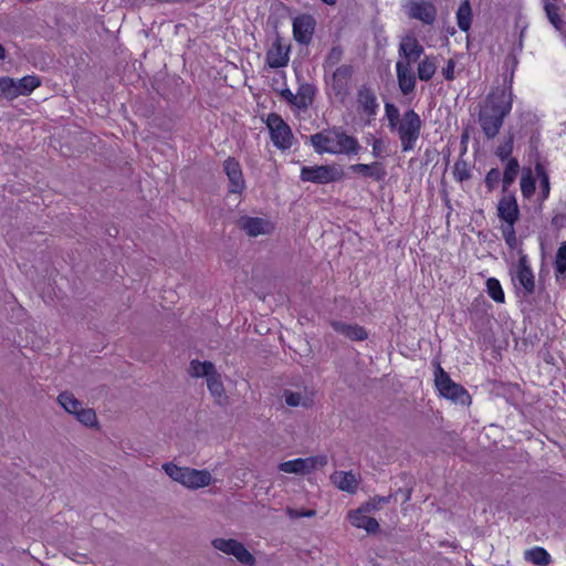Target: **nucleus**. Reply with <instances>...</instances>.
Returning a JSON list of instances; mask_svg holds the SVG:
<instances>
[{
  "label": "nucleus",
  "mask_w": 566,
  "mask_h": 566,
  "mask_svg": "<svg viewBox=\"0 0 566 566\" xmlns=\"http://www.w3.org/2000/svg\"><path fill=\"white\" fill-rule=\"evenodd\" d=\"M512 109V93L496 88L488 94L480 105L479 125L488 139H493Z\"/></svg>",
  "instance_id": "f257e3e1"
},
{
  "label": "nucleus",
  "mask_w": 566,
  "mask_h": 566,
  "mask_svg": "<svg viewBox=\"0 0 566 566\" xmlns=\"http://www.w3.org/2000/svg\"><path fill=\"white\" fill-rule=\"evenodd\" d=\"M311 143L318 154L356 155L360 150L359 142L339 128L323 130L311 136Z\"/></svg>",
  "instance_id": "f03ea898"
},
{
  "label": "nucleus",
  "mask_w": 566,
  "mask_h": 566,
  "mask_svg": "<svg viewBox=\"0 0 566 566\" xmlns=\"http://www.w3.org/2000/svg\"><path fill=\"white\" fill-rule=\"evenodd\" d=\"M354 67L342 64L325 74L326 91L338 102L344 103L350 93Z\"/></svg>",
  "instance_id": "7ed1b4c3"
},
{
  "label": "nucleus",
  "mask_w": 566,
  "mask_h": 566,
  "mask_svg": "<svg viewBox=\"0 0 566 566\" xmlns=\"http://www.w3.org/2000/svg\"><path fill=\"white\" fill-rule=\"evenodd\" d=\"M421 127L422 120L413 109H409L403 114L400 123L395 128L398 133L401 150L403 153L415 149Z\"/></svg>",
  "instance_id": "20e7f679"
},
{
  "label": "nucleus",
  "mask_w": 566,
  "mask_h": 566,
  "mask_svg": "<svg viewBox=\"0 0 566 566\" xmlns=\"http://www.w3.org/2000/svg\"><path fill=\"white\" fill-rule=\"evenodd\" d=\"M434 384L440 395L446 399L462 406L471 403V396L467 389L454 382L448 373L443 370L440 364H437L434 371Z\"/></svg>",
  "instance_id": "39448f33"
},
{
  "label": "nucleus",
  "mask_w": 566,
  "mask_h": 566,
  "mask_svg": "<svg viewBox=\"0 0 566 566\" xmlns=\"http://www.w3.org/2000/svg\"><path fill=\"white\" fill-rule=\"evenodd\" d=\"M61 407L86 427H93L97 423L96 413L91 408H83L82 402L69 391L61 392L57 397Z\"/></svg>",
  "instance_id": "423d86ee"
},
{
  "label": "nucleus",
  "mask_w": 566,
  "mask_h": 566,
  "mask_svg": "<svg viewBox=\"0 0 566 566\" xmlns=\"http://www.w3.org/2000/svg\"><path fill=\"white\" fill-rule=\"evenodd\" d=\"M266 126L270 130L271 140L279 149L285 150L292 147L294 136L290 126L283 118L272 113L266 118Z\"/></svg>",
  "instance_id": "0eeeda50"
},
{
  "label": "nucleus",
  "mask_w": 566,
  "mask_h": 566,
  "mask_svg": "<svg viewBox=\"0 0 566 566\" xmlns=\"http://www.w3.org/2000/svg\"><path fill=\"white\" fill-rule=\"evenodd\" d=\"M327 464V457L315 455L308 458H297L294 460L285 461L279 464V470L284 473H293L305 475L318 468H323Z\"/></svg>",
  "instance_id": "6e6552de"
},
{
  "label": "nucleus",
  "mask_w": 566,
  "mask_h": 566,
  "mask_svg": "<svg viewBox=\"0 0 566 566\" xmlns=\"http://www.w3.org/2000/svg\"><path fill=\"white\" fill-rule=\"evenodd\" d=\"M211 545L223 554L234 556L243 565L253 566L255 564L254 556L237 539L219 537L214 538Z\"/></svg>",
  "instance_id": "1a4fd4ad"
},
{
  "label": "nucleus",
  "mask_w": 566,
  "mask_h": 566,
  "mask_svg": "<svg viewBox=\"0 0 566 566\" xmlns=\"http://www.w3.org/2000/svg\"><path fill=\"white\" fill-rule=\"evenodd\" d=\"M379 104L375 91L368 85H361L357 90V111L370 123L377 115Z\"/></svg>",
  "instance_id": "9d476101"
},
{
  "label": "nucleus",
  "mask_w": 566,
  "mask_h": 566,
  "mask_svg": "<svg viewBox=\"0 0 566 566\" xmlns=\"http://www.w3.org/2000/svg\"><path fill=\"white\" fill-rule=\"evenodd\" d=\"M409 18L421 21L424 24H433L437 18V9L432 2L424 0H411L406 4Z\"/></svg>",
  "instance_id": "9b49d317"
},
{
  "label": "nucleus",
  "mask_w": 566,
  "mask_h": 566,
  "mask_svg": "<svg viewBox=\"0 0 566 566\" xmlns=\"http://www.w3.org/2000/svg\"><path fill=\"white\" fill-rule=\"evenodd\" d=\"M303 181L328 184L338 179V172L331 166H304L301 170Z\"/></svg>",
  "instance_id": "f8f14e48"
},
{
  "label": "nucleus",
  "mask_w": 566,
  "mask_h": 566,
  "mask_svg": "<svg viewBox=\"0 0 566 566\" xmlns=\"http://www.w3.org/2000/svg\"><path fill=\"white\" fill-rule=\"evenodd\" d=\"M223 170L229 179V192L241 193L245 189V181L240 163L229 157L223 163Z\"/></svg>",
  "instance_id": "ddd939ff"
},
{
  "label": "nucleus",
  "mask_w": 566,
  "mask_h": 566,
  "mask_svg": "<svg viewBox=\"0 0 566 566\" xmlns=\"http://www.w3.org/2000/svg\"><path fill=\"white\" fill-rule=\"evenodd\" d=\"M513 280L523 287L525 294H532L535 290L534 274L527 256L522 254L515 266Z\"/></svg>",
  "instance_id": "4468645a"
},
{
  "label": "nucleus",
  "mask_w": 566,
  "mask_h": 566,
  "mask_svg": "<svg viewBox=\"0 0 566 566\" xmlns=\"http://www.w3.org/2000/svg\"><path fill=\"white\" fill-rule=\"evenodd\" d=\"M423 53V46L413 35H406L399 44V60L397 62H408L413 64Z\"/></svg>",
  "instance_id": "2eb2a0df"
},
{
  "label": "nucleus",
  "mask_w": 566,
  "mask_h": 566,
  "mask_svg": "<svg viewBox=\"0 0 566 566\" xmlns=\"http://www.w3.org/2000/svg\"><path fill=\"white\" fill-rule=\"evenodd\" d=\"M315 20L308 14L296 17L293 21V35L295 41L307 44L312 40Z\"/></svg>",
  "instance_id": "dca6fc26"
},
{
  "label": "nucleus",
  "mask_w": 566,
  "mask_h": 566,
  "mask_svg": "<svg viewBox=\"0 0 566 566\" xmlns=\"http://www.w3.org/2000/svg\"><path fill=\"white\" fill-rule=\"evenodd\" d=\"M397 81L400 92L403 95L411 94L416 88V75L412 71V64L408 62H396Z\"/></svg>",
  "instance_id": "f3484780"
},
{
  "label": "nucleus",
  "mask_w": 566,
  "mask_h": 566,
  "mask_svg": "<svg viewBox=\"0 0 566 566\" xmlns=\"http://www.w3.org/2000/svg\"><path fill=\"white\" fill-rule=\"evenodd\" d=\"M239 224L249 237L269 234L274 229L268 219L258 217H243L240 219Z\"/></svg>",
  "instance_id": "a211bd4d"
},
{
  "label": "nucleus",
  "mask_w": 566,
  "mask_h": 566,
  "mask_svg": "<svg viewBox=\"0 0 566 566\" xmlns=\"http://www.w3.org/2000/svg\"><path fill=\"white\" fill-rule=\"evenodd\" d=\"M349 170L363 178H369L374 181H381L387 176L385 166L379 161L371 164H354L349 166Z\"/></svg>",
  "instance_id": "6ab92c4d"
},
{
  "label": "nucleus",
  "mask_w": 566,
  "mask_h": 566,
  "mask_svg": "<svg viewBox=\"0 0 566 566\" xmlns=\"http://www.w3.org/2000/svg\"><path fill=\"white\" fill-rule=\"evenodd\" d=\"M497 216L505 224L515 223L520 217L516 199L512 195L503 196L497 203Z\"/></svg>",
  "instance_id": "aec40b11"
},
{
  "label": "nucleus",
  "mask_w": 566,
  "mask_h": 566,
  "mask_svg": "<svg viewBox=\"0 0 566 566\" xmlns=\"http://www.w3.org/2000/svg\"><path fill=\"white\" fill-rule=\"evenodd\" d=\"M368 513L359 506L356 510H352L347 514V518L350 524L357 528H364L367 533H377L379 531V523L376 518L367 515Z\"/></svg>",
  "instance_id": "412c9836"
},
{
  "label": "nucleus",
  "mask_w": 566,
  "mask_h": 566,
  "mask_svg": "<svg viewBox=\"0 0 566 566\" xmlns=\"http://www.w3.org/2000/svg\"><path fill=\"white\" fill-rule=\"evenodd\" d=\"M289 60V49L284 48L279 38L275 39L266 52V64L271 69H280L286 66Z\"/></svg>",
  "instance_id": "4be33fe9"
},
{
  "label": "nucleus",
  "mask_w": 566,
  "mask_h": 566,
  "mask_svg": "<svg viewBox=\"0 0 566 566\" xmlns=\"http://www.w3.org/2000/svg\"><path fill=\"white\" fill-rule=\"evenodd\" d=\"M333 329L350 340L360 342L367 338L366 329L357 324H348L342 321H332Z\"/></svg>",
  "instance_id": "5701e85b"
},
{
  "label": "nucleus",
  "mask_w": 566,
  "mask_h": 566,
  "mask_svg": "<svg viewBox=\"0 0 566 566\" xmlns=\"http://www.w3.org/2000/svg\"><path fill=\"white\" fill-rule=\"evenodd\" d=\"M282 398L289 407H302L308 408L313 405V394L307 389L302 391H293L290 389H285L282 392Z\"/></svg>",
  "instance_id": "b1692460"
},
{
  "label": "nucleus",
  "mask_w": 566,
  "mask_h": 566,
  "mask_svg": "<svg viewBox=\"0 0 566 566\" xmlns=\"http://www.w3.org/2000/svg\"><path fill=\"white\" fill-rule=\"evenodd\" d=\"M331 480H332L333 484H335L342 491H345L350 494H353L357 491L358 480L352 471L334 472L331 475Z\"/></svg>",
  "instance_id": "393cba45"
},
{
  "label": "nucleus",
  "mask_w": 566,
  "mask_h": 566,
  "mask_svg": "<svg viewBox=\"0 0 566 566\" xmlns=\"http://www.w3.org/2000/svg\"><path fill=\"white\" fill-rule=\"evenodd\" d=\"M214 482L211 473L206 470L192 469L189 474L187 489L198 490L211 485Z\"/></svg>",
  "instance_id": "a878e982"
},
{
  "label": "nucleus",
  "mask_w": 566,
  "mask_h": 566,
  "mask_svg": "<svg viewBox=\"0 0 566 566\" xmlns=\"http://www.w3.org/2000/svg\"><path fill=\"white\" fill-rule=\"evenodd\" d=\"M161 468L172 481L178 482L182 486L187 488L191 468L179 467L172 462L164 463Z\"/></svg>",
  "instance_id": "bb28decb"
},
{
  "label": "nucleus",
  "mask_w": 566,
  "mask_h": 566,
  "mask_svg": "<svg viewBox=\"0 0 566 566\" xmlns=\"http://www.w3.org/2000/svg\"><path fill=\"white\" fill-rule=\"evenodd\" d=\"M208 390L218 403H222L226 399V390L221 380V375L214 370L211 376L206 379Z\"/></svg>",
  "instance_id": "cd10ccee"
},
{
  "label": "nucleus",
  "mask_w": 566,
  "mask_h": 566,
  "mask_svg": "<svg viewBox=\"0 0 566 566\" xmlns=\"http://www.w3.org/2000/svg\"><path fill=\"white\" fill-rule=\"evenodd\" d=\"M41 85V80L35 75H27L22 78H14V90L17 91V98L19 96H28L35 88Z\"/></svg>",
  "instance_id": "c85d7f7f"
},
{
  "label": "nucleus",
  "mask_w": 566,
  "mask_h": 566,
  "mask_svg": "<svg viewBox=\"0 0 566 566\" xmlns=\"http://www.w3.org/2000/svg\"><path fill=\"white\" fill-rule=\"evenodd\" d=\"M217 370L214 364L211 361H200L192 359L189 364L188 373L193 378H208Z\"/></svg>",
  "instance_id": "c756f323"
},
{
  "label": "nucleus",
  "mask_w": 566,
  "mask_h": 566,
  "mask_svg": "<svg viewBox=\"0 0 566 566\" xmlns=\"http://www.w3.org/2000/svg\"><path fill=\"white\" fill-rule=\"evenodd\" d=\"M437 71V59L434 56H424L417 67L418 77L421 81H430Z\"/></svg>",
  "instance_id": "7c9ffc66"
},
{
  "label": "nucleus",
  "mask_w": 566,
  "mask_h": 566,
  "mask_svg": "<svg viewBox=\"0 0 566 566\" xmlns=\"http://www.w3.org/2000/svg\"><path fill=\"white\" fill-rule=\"evenodd\" d=\"M457 22L460 30L467 32L471 28L472 10L469 0H463L457 11Z\"/></svg>",
  "instance_id": "2f4dec72"
},
{
  "label": "nucleus",
  "mask_w": 566,
  "mask_h": 566,
  "mask_svg": "<svg viewBox=\"0 0 566 566\" xmlns=\"http://www.w3.org/2000/svg\"><path fill=\"white\" fill-rule=\"evenodd\" d=\"M315 94L313 85L304 83L300 85L296 93V107L300 109H306L312 103Z\"/></svg>",
  "instance_id": "473e14b6"
},
{
  "label": "nucleus",
  "mask_w": 566,
  "mask_h": 566,
  "mask_svg": "<svg viewBox=\"0 0 566 566\" xmlns=\"http://www.w3.org/2000/svg\"><path fill=\"white\" fill-rule=\"evenodd\" d=\"M344 56V50L340 45H334L325 56L323 69L324 73L328 74L329 71L339 66L342 59Z\"/></svg>",
  "instance_id": "72a5a7b5"
},
{
  "label": "nucleus",
  "mask_w": 566,
  "mask_h": 566,
  "mask_svg": "<svg viewBox=\"0 0 566 566\" xmlns=\"http://www.w3.org/2000/svg\"><path fill=\"white\" fill-rule=\"evenodd\" d=\"M525 559L537 566H546L551 562L549 554L542 547H534L526 551Z\"/></svg>",
  "instance_id": "f704fd0d"
},
{
  "label": "nucleus",
  "mask_w": 566,
  "mask_h": 566,
  "mask_svg": "<svg viewBox=\"0 0 566 566\" xmlns=\"http://www.w3.org/2000/svg\"><path fill=\"white\" fill-rule=\"evenodd\" d=\"M555 275L556 280L565 279L566 276V242L563 243L556 253L555 258Z\"/></svg>",
  "instance_id": "c9c22d12"
},
{
  "label": "nucleus",
  "mask_w": 566,
  "mask_h": 566,
  "mask_svg": "<svg viewBox=\"0 0 566 566\" xmlns=\"http://www.w3.org/2000/svg\"><path fill=\"white\" fill-rule=\"evenodd\" d=\"M0 96L13 101L17 98V91L14 90V78L9 76L0 77Z\"/></svg>",
  "instance_id": "e433bc0d"
},
{
  "label": "nucleus",
  "mask_w": 566,
  "mask_h": 566,
  "mask_svg": "<svg viewBox=\"0 0 566 566\" xmlns=\"http://www.w3.org/2000/svg\"><path fill=\"white\" fill-rule=\"evenodd\" d=\"M486 290H488L489 296L492 300H494L497 303L504 302L505 295H504V292L502 290L500 282L496 279L490 277L486 281Z\"/></svg>",
  "instance_id": "4c0bfd02"
},
{
  "label": "nucleus",
  "mask_w": 566,
  "mask_h": 566,
  "mask_svg": "<svg viewBox=\"0 0 566 566\" xmlns=\"http://www.w3.org/2000/svg\"><path fill=\"white\" fill-rule=\"evenodd\" d=\"M520 170V165L515 158H510L503 175V186L509 187L516 178Z\"/></svg>",
  "instance_id": "58836bf2"
},
{
  "label": "nucleus",
  "mask_w": 566,
  "mask_h": 566,
  "mask_svg": "<svg viewBox=\"0 0 566 566\" xmlns=\"http://www.w3.org/2000/svg\"><path fill=\"white\" fill-rule=\"evenodd\" d=\"M544 10L549 22L556 29H559L562 24V19L558 13V7L555 6L551 0H544Z\"/></svg>",
  "instance_id": "ea45409f"
},
{
  "label": "nucleus",
  "mask_w": 566,
  "mask_h": 566,
  "mask_svg": "<svg viewBox=\"0 0 566 566\" xmlns=\"http://www.w3.org/2000/svg\"><path fill=\"white\" fill-rule=\"evenodd\" d=\"M535 172L539 179V189L542 192L543 198H547L549 195V179L548 175L545 171V168L541 164H536L535 166Z\"/></svg>",
  "instance_id": "a19ab883"
},
{
  "label": "nucleus",
  "mask_w": 566,
  "mask_h": 566,
  "mask_svg": "<svg viewBox=\"0 0 566 566\" xmlns=\"http://www.w3.org/2000/svg\"><path fill=\"white\" fill-rule=\"evenodd\" d=\"M514 224L515 223L503 224L501 228L505 243L512 250L516 249L517 247V238L515 234Z\"/></svg>",
  "instance_id": "79ce46f5"
},
{
  "label": "nucleus",
  "mask_w": 566,
  "mask_h": 566,
  "mask_svg": "<svg viewBox=\"0 0 566 566\" xmlns=\"http://www.w3.org/2000/svg\"><path fill=\"white\" fill-rule=\"evenodd\" d=\"M385 113H386V117L388 119L390 129H395L396 126L400 123L399 109L394 104L386 103Z\"/></svg>",
  "instance_id": "37998d69"
},
{
  "label": "nucleus",
  "mask_w": 566,
  "mask_h": 566,
  "mask_svg": "<svg viewBox=\"0 0 566 566\" xmlns=\"http://www.w3.org/2000/svg\"><path fill=\"white\" fill-rule=\"evenodd\" d=\"M388 501H389V497L376 496V497L370 499L368 502L364 503L360 506L367 513H371V512L378 511L381 507V505L388 503Z\"/></svg>",
  "instance_id": "c03bdc74"
},
{
  "label": "nucleus",
  "mask_w": 566,
  "mask_h": 566,
  "mask_svg": "<svg viewBox=\"0 0 566 566\" xmlns=\"http://www.w3.org/2000/svg\"><path fill=\"white\" fill-rule=\"evenodd\" d=\"M513 150V136H509L507 139L497 147L496 155L501 160H506Z\"/></svg>",
  "instance_id": "a18cd8bd"
},
{
  "label": "nucleus",
  "mask_w": 566,
  "mask_h": 566,
  "mask_svg": "<svg viewBox=\"0 0 566 566\" xmlns=\"http://www.w3.org/2000/svg\"><path fill=\"white\" fill-rule=\"evenodd\" d=\"M501 179V172L497 168H492L489 170V172L485 176V186L490 191H492Z\"/></svg>",
  "instance_id": "49530a36"
},
{
  "label": "nucleus",
  "mask_w": 566,
  "mask_h": 566,
  "mask_svg": "<svg viewBox=\"0 0 566 566\" xmlns=\"http://www.w3.org/2000/svg\"><path fill=\"white\" fill-rule=\"evenodd\" d=\"M521 190L524 197H531L535 190V181L530 175L521 178Z\"/></svg>",
  "instance_id": "de8ad7c7"
},
{
  "label": "nucleus",
  "mask_w": 566,
  "mask_h": 566,
  "mask_svg": "<svg viewBox=\"0 0 566 566\" xmlns=\"http://www.w3.org/2000/svg\"><path fill=\"white\" fill-rule=\"evenodd\" d=\"M454 178L459 181H463L470 178V171L464 161H458L454 165L453 170Z\"/></svg>",
  "instance_id": "09e8293b"
},
{
  "label": "nucleus",
  "mask_w": 566,
  "mask_h": 566,
  "mask_svg": "<svg viewBox=\"0 0 566 566\" xmlns=\"http://www.w3.org/2000/svg\"><path fill=\"white\" fill-rule=\"evenodd\" d=\"M286 512V515L294 520V518H300V517H313L315 516L316 512L314 510H294L292 507H286L285 510Z\"/></svg>",
  "instance_id": "8fccbe9b"
},
{
  "label": "nucleus",
  "mask_w": 566,
  "mask_h": 566,
  "mask_svg": "<svg viewBox=\"0 0 566 566\" xmlns=\"http://www.w3.org/2000/svg\"><path fill=\"white\" fill-rule=\"evenodd\" d=\"M454 67H455V63L452 59H450L447 63V66L443 67V70H442V74L446 80L452 81L454 78Z\"/></svg>",
  "instance_id": "3c124183"
},
{
  "label": "nucleus",
  "mask_w": 566,
  "mask_h": 566,
  "mask_svg": "<svg viewBox=\"0 0 566 566\" xmlns=\"http://www.w3.org/2000/svg\"><path fill=\"white\" fill-rule=\"evenodd\" d=\"M280 94L286 102L296 107V94H293L289 88L282 90Z\"/></svg>",
  "instance_id": "603ef678"
},
{
  "label": "nucleus",
  "mask_w": 566,
  "mask_h": 566,
  "mask_svg": "<svg viewBox=\"0 0 566 566\" xmlns=\"http://www.w3.org/2000/svg\"><path fill=\"white\" fill-rule=\"evenodd\" d=\"M371 147H373V156L376 158L380 157L381 153H382V147H384L382 140L379 138L374 139Z\"/></svg>",
  "instance_id": "864d4df0"
},
{
  "label": "nucleus",
  "mask_w": 566,
  "mask_h": 566,
  "mask_svg": "<svg viewBox=\"0 0 566 566\" xmlns=\"http://www.w3.org/2000/svg\"><path fill=\"white\" fill-rule=\"evenodd\" d=\"M6 57V49L0 44V60Z\"/></svg>",
  "instance_id": "5fc2aeb1"
},
{
  "label": "nucleus",
  "mask_w": 566,
  "mask_h": 566,
  "mask_svg": "<svg viewBox=\"0 0 566 566\" xmlns=\"http://www.w3.org/2000/svg\"><path fill=\"white\" fill-rule=\"evenodd\" d=\"M321 1L328 6H335L337 2V0H321Z\"/></svg>",
  "instance_id": "6e6d98bb"
}]
</instances>
